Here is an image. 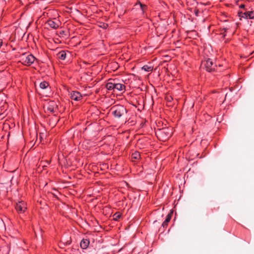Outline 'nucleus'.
I'll use <instances>...</instances> for the list:
<instances>
[{"instance_id":"obj_3","label":"nucleus","mask_w":254,"mask_h":254,"mask_svg":"<svg viewBox=\"0 0 254 254\" xmlns=\"http://www.w3.org/2000/svg\"><path fill=\"white\" fill-rule=\"evenodd\" d=\"M35 57L29 53H25L20 55L19 61L23 65L30 66L34 63Z\"/></svg>"},{"instance_id":"obj_12","label":"nucleus","mask_w":254,"mask_h":254,"mask_svg":"<svg viewBox=\"0 0 254 254\" xmlns=\"http://www.w3.org/2000/svg\"><path fill=\"white\" fill-rule=\"evenodd\" d=\"M140 158V154L139 152L135 151L131 154V160L132 161L138 160Z\"/></svg>"},{"instance_id":"obj_10","label":"nucleus","mask_w":254,"mask_h":254,"mask_svg":"<svg viewBox=\"0 0 254 254\" xmlns=\"http://www.w3.org/2000/svg\"><path fill=\"white\" fill-rule=\"evenodd\" d=\"M47 23L50 27L54 29H56L59 27V22L58 21H55L50 19L48 20Z\"/></svg>"},{"instance_id":"obj_4","label":"nucleus","mask_w":254,"mask_h":254,"mask_svg":"<svg viewBox=\"0 0 254 254\" xmlns=\"http://www.w3.org/2000/svg\"><path fill=\"white\" fill-rule=\"evenodd\" d=\"M111 111L114 117L118 118L124 117L127 113L126 108L120 105L114 106L111 108Z\"/></svg>"},{"instance_id":"obj_17","label":"nucleus","mask_w":254,"mask_h":254,"mask_svg":"<svg viewBox=\"0 0 254 254\" xmlns=\"http://www.w3.org/2000/svg\"><path fill=\"white\" fill-rule=\"evenodd\" d=\"M121 217L120 212H117L113 215V219L115 221H118Z\"/></svg>"},{"instance_id":"obj_14","label":"nucleus","mask_w":254,"mask_h":254,"mask_svg":"<svg viewBox=\"0 0 254 254\" xmlns=\"http://www.w3.org/2000/svg\"><path fill=\"white\" fill-rule=\"evenodd\" d=\"M171 219V214H168L165 220L162 223V226L164 228H166L167 226L168 223L170 221Z\"/></svg>"},{"instance_id":"obj_16","label":"nucleus","mask_w":254,"mask_h":254,"mask_svg":"<svg viewBox=\"0 0 254 254\" xmlns=\"http://www.w3.org/2000/svg\"><path fill=\"white\" fill-rule=\"evenodd\" d=\"M142 69L145 71L149 72L153 70V67L148 65H145L142 66Z\"/></svg>"},{"instance_id":"obj_20","label":"nucleus","mask_w":254,"mask_h":254,"mask_svg":"<svg viewBox=\"0 0 254 254\" xmlns=\"http://www.w3.org/2000/svg\"><path fill=\"white\" fill-rule=\"evenodd\" d=\"M240 8H244V7H245V5H244V4H241V5L240 6Z\"/></svg>"},{"instance_id":"obj_21","label":"nucleus","mask_w":254,"mask_h":254,"mask_svg":"<svg viewBox=\"0 0 254 254\" xmlns=\"http://www.w3.org/2000/svg\"><path fill=\"white\" fill-rule=\"evenodd\" d=\"M224 32H225L226 31V30H227V29L226 28H224Z\"/></svg>"},{"instance_id":"obj_7","label":"nucleus","mask_w":254,"mask_h":254,"mask_svg":"<svg viewBox=\"0 0 254 254\" xmlns=\"http://www.w3.org/2000/svg\"><path fill=\"white\" fill-rule=\"evenodd\" d=\"M239 17L246 19H254V10L251 11H246L243 12L242 11L238 12Z\"/></svg>"},{"instance_id":"obj_19","label":"nucleus","mask_w":254,"mask_h":254,"mask_svg":"<svg viewBox=\"0 0 254 254\" xmlns=\"http://www.w3.org/2000/svg\"><path fill=\"white\" fill-rule=\"evenodd\" d=\"M140 7L142 9V10L143 11L144 9L146 7V6L144 4H140Z\"/></svg>"},{"instance_id":"obj_11","label":"nucleus","mask_w":254,"mask_h":254,"mask_svg":"<svg viewBox=\"0 0 254 254\" xmlns=\"http://www.w3.org/2000/svg\"><path fill=\"white\" fill-rule=\"evenodd\" d=\"M89 241L87 239H82L80 242V247L83 249H86L89 246Z\"/></svg>"},{"instance_id":"obj_2","label":"nucleus","mask_w":254,"mask_h":254,"mask_svg":"<svg viewBox=\"0 0 254 254\" xmlns=\"http://www.w3.org/2000/svg\"><path fill=\"white\" fill-rule=\"evenodd\" d=\"M172 128L170 127L159 128L156 131L158 139L163 141L167 140L172 136Z\"/></svg>"},{"instance_id":"obj_9","label":"nucleus","mask_w":254,"mask_h":254,"mask_svg":"<svg viewBox=\"0 0 254 254\" xmlns=\"http://www.w3.org/2000/svg\"><path fill=\"white\" fill-rule=\"evenodd\" d=\"M70 98L75 101H79L82 99V96L78 91H72L70 94Z\"/></svg>"},{"instance_id":"obj_15","label":"nucleus","mask_w":254,"mask_h":254,"mask_svg":"<svg viewBox=\"0 0 254 254\" xmlns=\"http://www.w3.org/2000/svg\"><path fill=\"white\" fill-rule=\"evenodd\" d=\"M49 86V83L46 81H43L40 84V87L42 89H46Z\"/></svg>"},{"instance_id":"obj_5","label":"nucleus","mask_w":254,"mask_h":254,"mask_svg":"<svg viewBox=\"0 0 254 254\" xmlns=\"http://www.w3.org/2000/svg\"><path fill=\"white\" fill-rule=\"evenodd\" d=\"M15 208L19 214L24 213L27 209L26 203L24 201H19L16 203Z\"/></svg>"},{"instance_id":"obj_6","label":"nucleus","mask_w":254,"mask_h":254,"mask_svg":"<svg viewBox=\"0 0 254 254\" xmlns=\"http://www.w3.org/2000/svg\"><path fill=\"white\" fill-rule=\"evenodd\" d=\"M202 64L204 66L206 70L208 72H211L215 70L216 65L210 59H208L204 61Z\"/></svg>"},{"instance_id":"obj_18","label":"nucleus","mask_w":254,"mask_h":254,"mask_svg":"<svg viewBox=\"0 0 254 254\" xmlns=\"http://www.w3.org/2000/svg\"><path fill=\"white\" fill-rule=\"evenodd\" d=\"M101 27L104 29H106L108 27V24L106 23H103L102 26H100Z\"/></svg>"},{"instance_id":"obj_1","label":"nucleus","mask_w":254,"mask_h":254,"mask_svg":"<svg viewBox=\"0 0 254 254\" xmlns=\"http://www.w3.org/2000/svg\"><path fill=\"white\" fill-rule=\"evenodd\" d=\"M117 79L110 78L108 80L106 85V87L108 90L118 91L125 92L126 86L123 83H119Z\"/></svg>"},{"instance_id":"obj_8","label":"nucleus","mask_w":254,"mask_h":254,"mask_svg":"<svg viewBox=\"0 0 254 254\" xmlns=\"http://www.w3.org/2000/svg\"><path fill=\"white\" fill-rule=\"evenodd\" d=\"M46 109L50 113H54L57 109V106L54 101H50L48 103Z\"/></svg>"},{"instance_id":"obj_13","label":"nucleus","mask_w":254,"mask_h":254,"mask_svg":"<svg viewBox=\"0 0 254 254\" xmlns=\"http://www.w3.org/2000/svg\"><path fill=\"white\" fill-rule=\"evenodd\" d=\"M57 56L59 59L64 60L66 57V52L65 51H62L58 54Z\"/></svg>"}]
</instances>
